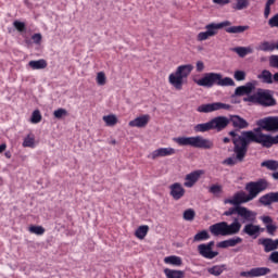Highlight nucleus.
Here are the masks:
<instances>
[{"mask_svg": "<svg viewBox=\"0 0 278 278\" xmlns=\"http://www.w3.org/2000/svg\"><path fill=\"white\" fill-rule=\"evenodd\" d=\"M268 188V182L264 179L257 180V181H251L245 185V190L249 192L244 191H238L235 193L231 198L225 199L224 203L225 205H236L237 207H241L242 203H249V201H253V199H256L257 194L260 192H264Z\"/></svg>", "mask_w": 278, "mask_h": 278, "instance_id": "obj_1", "label": "nucleus"}, {"mask_svg": "<svg viewBox=\"0 0 278 278\" xmlns=\"http://www.w3.org/2000/svg\"><path fill=\"white\" fill-rule=\"evenodd\" d=\"M194 84L197 86H202L203 88H212L213 86H236V81L231 77H223L220 73H206L200 79H195Z\"/></svg>", "mask_w": 278, "mask_h": 278, "instance_id": "obj_2", "label": "nucleus"}, {"mask_svg": "<svg viewBox=\"0 0 278 278\" xmlns=\"http://www.w3.org/2000/svg\"><path fill=\"white\" fill-rule=\"evenodd\" d=\"M193 70L192 64L179 65L174 73L169 74L168 83L175 90H184V84L188 81Z\"/></svg>", "mask_w": 278, "mask_h": 278, "instance_id": "obj_3", "label": "nucleus"}, {"mask_svg": "<svg viewBox=\"0 0 278 278\" xmlns=\"http://www.w3.org/2000/svg\"><path fill=\"white\" fill-rule=\"evenodd\" d=\"M240 229H242V224L238 218H235L231 224L220 222L208 227L212 236H236V233H240Z\"/></svg>", "mask_w": 278, "mask_h": 278, "instance_id": "obj_4", "label": "nucleus"}, {"mask_svg": "<svg viewBox=\"0 0 278 278\" xmlns=\"http://www.w3.org/2000/svg\"><path fill=\"white\" fill-rule=\"evenodd\" d=\"M243 101L263 105V108H273L277 105V100L273 97V91L266 89H257L256 92L245 97Z\"/></svg>", "mask_w": 278, "mask_h": 278, "instance_id": "obj_5", "label": "nucleus"}, {"mask_svg": "<svg viewBox=\"0 0 278 278\" xmlns=\"http://www.w3.org/2000/svg\"><path fill=\"white\" fill-rule=\"evenodd\" d=\"M179 147H193L194 149H214V141L202 136L195 137H177L174 139Z\"/></svg>", "mask_w": 278, "mask_h": 278, "instance_id": "obj_6", "label": "nucleus"}, {"mask_svg": "<svg viewBox=\"0 0 278 278\" xmlns=\"http://www.w3.org/2000/svg\"><path fill=\"white\" fill-rule=\"evenodd\" d=\"M225 27H231V22L224 21L222 23H211L205 26L206 31H201L197 36L198 42H203L214 38L218 34V29H225Z\"/></svg>", "mask_w": 278, "mask_h": 278, "instance_id": "obj_7", "label": "nucleus"}, {"mask_svg": "<svg viewBox=\"0 0 278 278\" xmlns=\"http://www.w3.org/2000/svg\"><path fill=\"white\" fill-rule=\"evenodd\" d=\"M254 131H256V134L250 132L249 138L254 140L256 144H262V147H265L266 149H270L273 144H278V135L275 137L266 135L262 132V128H256Z\"/></svg>", "mask_w": 278, "mask_h": 278, "instance_id": "obj_8", "label": "nucleus"}, {"mask_svg": "<svg viewBox=\"0 0 278 278\" xmlns=\"http://www.w3.org/2000/svg\"><path fill=\"white\" fill-rule=\"evenodd\" d=\"M248 151L245 143L242 146L238 140H235L233 153L236 156L224 160L223 164L226 166H236V164L244 162Z\"/></svg>", "mask_w": 278, "mask_h": 278, "instance_id": "obj_9", "label": "nucleus"}, {"mask_svg": "<svg viewBox=\"0 0 278 278\" xmlns=\"http://www.w3.org/2000/svg\"><path fill=\"white\" fill-rule=\"evenodd\" d=\"M250 134H256V131L253 130H247V131H242L241 135H238L235 130H231L229 132V136L232 137V142L236 146V140H238L239 144H241V147H244L245 144V149L249 150V144H251V142H255V139L250 138Z\"/></svg>", "mask_w": 278, "mask_h": 278, "instance_id": "obj_10", "label": "nucleus"}, {"mask_svg": "<svg viewBox=\"0 0 278 278\" xmlns=\"http://www.w3.org/2000/svg\"><path fill=\"white\" fill-rule=\"evenodd\" d=\"M260 129L265 131H278V116H268L256 122Z\"/></svg>", "mask_w": 278, "mask_h": 278, "instance_id": "obj_11", "label": "nucleus"}, {"mask_svg": "<svg viewBox=\"0 0 278 278\" xmlns=\"http://www.w3.org/2000/svg\"><path fill=\"white\" fill-rule=\"evenodd\" d=\"M214 241H210L208 243H201L198 245L199 255L205 260H214V257H218V252L214 251Z\"/></svg>", "mask_w": 278, "mask_h": 278, "instance_id": "obj_12", "label": "nucleus"}, {"mask_svg": "<svg viewBox=\"0 0 278 278\" xmlns=\"http://www.w3.org/2000/svg\"><path fill=\"white\" fill-rule=\"evenodd\" d=\"M175 153H177V150L172 147L157 148L148 154V160L155 161L160 160V157H170L172 155H175Z\"/></svg>", "mask_w": 278, "mask_h": 278, "instance_id": "obj_13", "label": "nucleus"}, {"mask_svg": "<svg viewBox=\"0 0 278 278\" xmlns=\"http://www.w3.org/2000/svg\"><path fill=\"white\" fill-rule=\"evenodd\" d=\"M218 110H231V105L222 102H214L208 104H201L197 111L202 114H210V112H216Z\"/></svg>", "mask_w": 278, "mask_h": 278, "instance_id": "obj_14", "label": "nucleus"}, {"mask_svg": "<svg viewBox=\"0 0 278 278\" xmlns=\"http://www.w3.org/2000/svg\"><path fill=\"white\" fill-rule=\"evenodd\" d=\"M205 175V170L197 169L186 175L184 186L185 188H194L197 181L201 179V176Z\"/></svg>", "mask_w": 278, "mask_h": 278, "instance_id": "obj_15", "label": "nucleus"}, {"mask_svg": "<svg viewBox=\"0 0 278 278\" xmlns=\"http://www.w3.org/2000/svg\"><path fill=\"white\" fill-rule=\"evenodd\" d=\"M169 194L174 201H179L186 197V189L181 182H174L169 186Z\"/></svg>", "mask_w": 278, "mask_h": 278, "instance_id": "obj_16", "label": "nucleus"}, {"mask_svg": "<svg viewBox=\"0 0 278 278\" xmlns=\"http://www.w3.org/2000/svg\"><path fill=\"white\" fill-rule=\"evenodd\" d=\"M270 273V268L268 267H254L249 271H241L240 277H264V275H268Z\"/></svg>", "mask_w": 278, "mask_h": 278, "instance_id": "obj_17", "label": "nucleus"}, {"mask_svg": "<svg viewBox=\"0 0 278 278\" xmlns=\"http://www.w3.org/2000/svg\"><path fill=\"white\" fill-rule=\"evenodd\" d=\"M239 218H242L243 223H255L257 214L244 206H239L238 214Z\"/></svg>", "mask_w": 278, "mask_h": 278, "instance_id": "obj_18", "label": "nucleus"}, {"mask_svg": "<svg viewBox=\"0 0 278 278\" xmlns=\"http://www.w3.org/2000/svg\"><path fill=\"white\" fill-rule=\"evenodd\" d=\"M149 121H151V115L143 114V115L136 117L135 119H131L128 123V126L137 127L138 129H144V127H147V125H149Z\"/></svg>", "mask_w": 278, "mask_h": 278, "instance_id": "obj_19", "label": "nucleus"}, {"mask_svg": "<svg viewBox=\"0 0 278 278\" xmlns=\"http://www.w3.org/2000/svg\"><path fill=\"white\" fill-rule=\"evenodd\" d=\"M261 231H262V227H260V225L253 224V222H250L249 224H247L242 230L243 233L254 239L260 237Z\"/></svg>", "mask_w": 278, "mask_h": 278, "instance_id": "obj_20", "label": "nucleus"}, {"mask_svg": "<svg viewBox=\"0 0 278 278\" xmlns=\"http://www.w3.org/2000/svg\"><path fill=\"white\" fill-rule=\"evenodd\" d=\"M227 125H229V118L226 116H218L211 119L212 129H216V131H223Z\"/></svg>", "mask_w": 278, "mask_h": 278, "instance_id": "obj_21", "label": "nucleus"}, {"mask_svg": "<svg viewBox=\"0 0 278 278\" xmlns=\"http://www.w3.org/2000/svg\"><path fill=\"white\" fill-rule=\"evenodd\" d=\"M228 119L229 123H232L235 129H247L249 127V122L239 115H230V118Z\"/></svg>", "mask_w": 278, "mask_h": 278, "instance_id": "obj_22", "label": "nucleus"}, {"mask_svg": "<svg viewBox=\"0 0 278 278\" xmlns=\"http://www.w3.org/2000/svg\"><path fill=\"white\" fill-rule=\"evenodd\" d=\"M255 88V83H247L244 86L237 87L235 90L236 97H244V94H250L253 92Z\"/></svg>", "mask_w": 278, "mask_h": 278, "instance_id": "obj_23", "label": "nucleus"}, {"mask_svg": "<svg viewBox=\"0 0 278 278\" xmlns=\"http://www.w3.org/2000/svg\"><path fill=\"white\" fill-rule=\"evenodd\" d=\"M238 244H242V238L240 237H235L230 238L224 241H220L217 243L218 249H229L230 247H238Z\"/></svg>", "mask_w": 278, "mask_h": 278, "instance_id": "obj_24", "label": "nucleus"}, {"mask_svg": "<svg viewBox=\"0 0 278 278\" xmlns=\"http://www.w3.org/2000/svg\"><path fill=\"white\" fill-rule=\"evenodd\" d=\"M258 201L262 205H265V207L273 205V203H278V192L266 193L265 195L261 197Z\"/></svg>", "mask_w": 278, "mask_h": 278, "instance_id": "obj_25", "label": "nucleus"}, {"mask_svg": "<svg viewBox=\"0 0 278 278\" xmlns=\"http://www.w3.org/2000/svg\"><path fill=\"white\" fill-rule=\"evenodd\" d=\"M262 244L265 248V253H270V251L278 249V239H263Z\"/></svg>", "mask_w": 278, "mask_h": 278, "instance_id": "obj_26", "label": "nucleus"}, {"mask_svg": "<svg viewBox=\"0 0 278 278\" xmlns=\"http://www.w3.org/2000/svg\"><path fill=\"white\" fill-rule=\"evenodd\" d=\"M225 270H227V265L223 264V265H214L213 267H210L207 269V273L210 275H213L214 277H220V274L225 273Z\"/></svg>", "mask_w": 278, "mask_h": 278, "instance_id": "obj_27", "label": "nucleus"}, {"mask_svg": "<svg viewBox=\"0 0 278 278\" xmlns=\"http://www.w3.org/2000/svg\"><path fill=\"white\" fill-rule=\"evenodd\" d=\"M212 128V122L203 123V124H197L193 127V131L195 134H205V131H211Z\"/></svg>", "mask_w": 278, "mask_h": 278, "instance_id": "obj_28", "label": "nucleus"}, {"mask_svg": "<svg viewBox=\"0 0 278 278\" xmlns=\"http://www.w3.org/2000/svg\"><path fill=\"white\" fill-rule=\"evenodd\" d=\"M102 121H104L106 127H115V125H118V116H116V114L104 115Z\"/></svg>", "mask_w": 278, "mask_h": 278, "instance_id": "obj_29", "label": "nucleus"}, {"mask_svg": "<svg viewBox=\"0 0 278 278\" xmlns=\"http://www.w3.org/2000/svg\"><path fill=\"white\" fill-rule=\"evenodd\" d=\"M164 274L167 278H184L186 277V273L184 270H177V269H164Z\"/></svg>", "mask_w": 278, "mask_h": 278, "instance_id": "obj_30", "label": "nucleus"}, {"mask_svg": "<svg viewBox=\"0 0 278 278\" xmlns=\"http://www.w3.org/2000/svg\"><path fill=\"white\" fill-rule=\"evenodd\" d=\"M147 233H149L148 225L139 226L135 231V236L138 238V240H144V238H147Z\"/></svg>", "mask_w": 278, "mask_h": 278, "instance_id": "obj_31", "label": "nucleus"}, {"mask_svg": "<svg viewBox=\"0 0 278 278\" xmlns=\"http://www.w3.org/2000/svg\"><path fill=\"white\" fill-rule=\"evenodd\" d=\"M249 25L245 26H230L226 28L227 34H244V31H249Z\"/></svg>", "mask_w": 278, "mask_h": 278, "instance_id": "obj_32", "label": "nucleus"}, {"mask_svg": "<svg viewBox=\"0 0 278 278\" xmlns=\"http://www.w3.org/2000/svg\"><path fill=\"white\" fill-rule=\"evenodd\" d=\"M164 262L166 264H169L170 266H181V264H184V261L181 260V257L176 255L166 256L164 258Z\"/></svg>", "mask_w": 278, "mask_h": 278, "instance_id": "obj_33", "label": "nucleus"}, {"mask_svg": "<svg viewBox=\"0 0 278 278\" xmlns=\"http://www.w3.org/2000/svg\"><path fill=\"white\" fill-rule=\"evenodd\" d=\"M28 65L34 71H40L47 66V61L43 59L37 61H29Z\"/></svg>", "mask_w": 278, "mask_h": 278, "instance_id": "obj_34", "label": "nucleus"}, {"mask_svg": "<svg viewBox=\"0 0 278 278\" xmlns=\"http://www.w3.org/2000/svg\"><path fill=\"white\" fill-rule=\"evenodd\" d=\"M258 51H264V52H267V51H275L276 49V45L275 42H270V41H263L258 45L257 47Z\"/></svg>", "mask_w": 278, "mask_h": 278, "instance_id": "obj_35", "label": "nucleus"}, {"mask_svg": "<svg viewBox=\"0 0 278 278\" xmlns=\"http://www.w3.org/2000/svg\"><path fill=\"white\" fill-rule=\"evenodd\" d=\"M233 52L239 54V58H245L249 53H253V48L251 47H237L233 49Z\"/></svg>", "mask_w": 278, "mask_h": 278, "instance_id": "obj_36", "label": "nucleus"}, {"mask_svg": "<svg viewBox=\"0 0 278 278\" xmlns=\"http://www.w3.org/2000/svg\"><path fill=\"white\" fill-rule=\"evenodd\" d=\"M258 79H262L263 84H273V73H270V71L264 70L258 75Z\"/></svg>", "mask_w": 278, "mask_h": 278, "instance_id": "obj_37", "label": "nucleus"}, {"mask_svg": "<svg viewBox=\"0 0 278 278\" xmlns=\"http://www.w3.org/2000/svg\"><path fill=\"white\" fill-rule=\"evenodd\" d=\"M261 166L268 170H278V162L275 160H267L261 163Z\"/></svg>", "mask_w": 278, "mask_h": 278, "instance_id": "obj_38", "label": "nucleus"}, {"mask_svg": "<svg viewBox=\"0 0 278 278\" xmlns=\"http://www.w3.org/2000/svg\"><path fill=\"white\" fill-rule=\"evenodd\" d=\"M204 240H210V232L207 230H202L193 237V242H203Z\"/></svg>", "mask_w": 278, "mask_h": 278, "instance_id": "obj_39", "label": "nucleus"}, {"mask_svg": "<svg viewBox=\"0 0 278 278\" xmlns=\"http://www.w3.org/2000/svg\"><path fill=\"white\" fill-rule=\"evenodd\" d=\"M236 4L233 5V10H247L251 4V0H235Z\"/></svg>", "mask_w": 278, "mask_h": 278, "instance_id": "obj_40", "label": "nucleus"}, {"mask_svg": "<svg viewBox=\"0 0 278 278\" xmlns=\"http://www.w3.org/2000/svg\"><path fill=\"white\" fill-rule=\"evenodd\" d=\"M36 144V137L33 134H29L23 141V147H28L34 149Z\"/></svg>", "mask_w": 278, "mask_h": 278, "instance_id": "obj_41", "label": "nucleus"}, {"mask_svg": "<svg viewBox=\"0 0 278 278\" xmlns=\"http://www.w3.org/2000/svg\"><path fill=\"white\" fill-rule=\"evenodd\" d=\"M96 81L98 86H105V84H108V77L105 76V72H99L96 76Z\"/></svg>", "mask_w": 278, "mask_h": 278, "instance_id": "obj_42", "label": "nucleus"}, {"mask_svg": "<svg viewBox=\"0 0 278 278\" xmlns=\"http://www.w3.org/2000/svg\"><path fill=\"white\" fill-rule=\"evenodd\" d=\"M194 216H197V213L192 208L186 210L182 214L184 220H188L190 223L194 220Z\"/></svg>", "mask_w": 278, "mask_h": 278, "instance_id": "obj_43", "label": "nucleus"}, {"mask_svg": "<svg viewBox=\"0 0 278 278\" xmlns=\"http://www.w3.org/2000/svg\"><path fill=\"white\" fill-rule=\"evenodd\" d=\"M40 121H42V115L40 114L39 110H35L31 114L30 117V123H33L34 125L40 123Z\"/></svg>", "mask_w": 278, "mask_h": 278, "instance_id": "obj_44", "label": "nucleus"}, {"mask_svg": "<svg viewBox=\"0 0 278 278\" xmlns=\"http://www.w3.org/2000/svg\"><path fill=\"white\" fill-rule=\"evenodd\" d=\"M28 231L30 233H35L36 236H42L45 233V228L42 226H30Z\"/></svg>", "mask_w": 278, "mask_h": 278, "instance_id": "obj_45", "label": "nucleus"}, {"mask_svg": "<svg viewBox=\"0 0 278 278\" xmlns=\"http://www.w3.org/2000/svg\"><path fill=\"white\" fill-rule=\"evenodd\" d=\"M277 0H267L265 3L264 17L268 18L270 16V5H275Z\"/></svg>", "mask_w": 278, "mask_h": 278, "instance_id": "obj_46", "label": "nucleus"}, {"mask_svg": "<svg viewBox=\"0 0 278 278\" xmlns=\"http://www.w3.org/2000/svg\"><path fill=\"white\" fill-rule=\"evenodd\" d=\"M54 118H64L65 116H68V111L66 109H58L53 112Z\"/></svg>", "mask_w": 278, "mask_h": 278, "instance_id": "obj_47", "label": "nucleus"}, {"mask_svg": "<svg viewBox=\"0 0 278 278\" xmlns=\"http://www.w3.org/2000/svg\"><path fill=\"white\" fill-rule=\"evenodd\" d=\"M233 78L236 79V81H244L247 79V72L236 71L233 74Z\"/></svg>", "mask_w": 278, "mask_h": 278, "instance_id": "obj_48", "label": "nucleus"}, {"mask_svg": "<svg viewBox=\"0 0 278 278\" xmlns=\"http://www.w3.org/2000/svg\"><path fill=\"white\" fill-rule=\"evenodd\" d=\"M208 192H211V194H220V192H223V186L213 185L210 187Z\"/></svg>", "mask_w": 278, "mask_h": 278, "instance_id": "obj_49", "label": "nucleus"}, {"mask_svg": "<svg viewBox=\"0 0 278 278\" xmlns=\"http://www.w3.org/2000/svg\"><path fill=\"white\" fill-rule=\"evenodd\" d=\"M13 27H15V29L17 31H25V23L21 22V21H14L13 22Z\"/></svg>", "mask_w": 278, "mask_h": 278, "instance_id": "obj_50", "label": "nucleus"}, {"mask_svg": "<svg viewBox=\"0 0 278 278\" xmlns=\"http://www.w3.org/2000/svg\"><path fill=\"white\" fill-rule=\"evenodd\" d=\"M266 230H267V233H269V236H275V232L277 231V224L274 223V224L267 225Z\"/></svg>", "mask_w": 278, "mask_h": 278, "instance_id": "obj_51", "label": "nucleus"}, {"mask_svg": "<svg viewBox=\"0 0 278 278\" xmlns=\"http://www.w3.org/2000/svg\"><path fill=\"white\" fill-rule=\"evenodd\" d=\"M269 66H271V68H278V55H271L269 58Z\"/></svg>", "mask_w": 278, "mask_h": 278, "instance_id": "obj_52", "label": "nucleus"}, {"mask_svg": "<svg viewBox=\"0 0 278 278\" xmlns=\"http://www.w3.org/2000/svg\"><path fill=\"white\" fill-rule=\"evenodd\" d=\"M269 27H277L278 28V13L275 14L268 21Z\"/></svg>", "mask_w": 278, "mask_h": 278, "instance_id": "obj_53", "label": "nucleus"}, {"mask_svg": "<svg viewBox=\"0 0 278 278\" xmlns=\"http://www.w3.org/2000/svg\"><path fill=\"white\" fill-rule=\"evenodd\" d=\"M261 220L265 225V227H268V225H273L275 223L273 220V217H270V216H262Z\"/></svg>", "mask_w": 278, "mask_h": 278, "instance_id": "obj_54", "label": "nucleus"}, {"mask_svg": "<svg viewBox=\"0 0 278 278\" xmlns=\"http://www.w3.org/2000/svg\"><path fill=\"white\" fill-rule=\"evenodd\" d=\"M31 40L35 45H40V42H42V35L40 33L33 35Z\"/></svg>", "mask_w": 278, "mask_h": 278, "instance_id": "obj_55", "label": "nucleus"}, {"mask_svg": "<svg viewBox=\"0 0 278 278\" xmlns=\"http://www.w3.org/2000/svg\"><path fill=\"white\" fill-rule=\"evenodd\" d=\"M239 206L230 207L228 211L224 212V216H233V214H238Z\"/></svg>", "mask_w": 278, "mask_h": 278, "instance_id": "obj_56", "label": "nucleus"}, {"mask_svg": "<svg viewBox=\"0 0 278 278\" xmlns=\"http://www.w3.org/2000/svg\"><path fill=\"white\" fill-rule=\"evenodd\" d=\"M195 68L198 73H203V71H205V63H203V61H198Z\"/></svg>", "mask_w": 278, "mask_h": 278, "instance_id": "obj_57", "label": "nucleus"}, {"mask_svg": "<svg viewBox=\"0 0 278 278\" xmlns=\"http://www.w3.org/2000/svg\"><path fill=\"white\" fill-rule=\"evenodd\" d=\"M269 260L274 263V264H278V252H273L269 256Z\"/></svg>", "mask_w": 278, "mask_h": 278, "instance_id": "obj_58", "label": "nucleus"}, {"mask_svg": "<svg viewBox=\"0 0 278 278\" xmlns=\"http://www.w3.org/2000/svg\"><path fill=\"white\" fill-rule=\"evenodd\" d=\"M213 3H216L217 5H227L229 4V0H213Z\"/></svg>", "mask_w": 278, "mask_h": 278, "instance_id": "obj_59", "label": "nucleus"}, {"mask_svg": "<svg viewBox=\"0 0 278 278\" xmlns=\"http://www.w3.org/2000/svg\"><path fill=\"white\" fill-rule=\"evenodd\" d=\"M8 149V146L5 143L0 144V153H3Z\"/></svg>", "mask_w": 278, "mask_h": 278, "instance_id": "obj_60", "label": "nucleus"}, {"mask_svg": "<svg viewBox=\"0 0 278 278\" xmlns=\"http://www.w3.org/2000/svg\"><path fill=\"white\" fill-rule=\"evenodd\" d=\"M5 157H8V160H10V157H12V153H10V152H5Z\"/></svg>", "mask_w": 278, "mask_h": 278, "instance_id": "obj_61", "label": "nucleus"}, {"mask_svg": "<svg viewBox=\"0 0 278 278\" xmlns=\"http://www.w3.org/2000/svg\"><path fill=\"white\" fill-rule=\"evenodd\" d=\"M274 81H278V73L274 74Z\"/></svg>", "mask_w": 278, "mask_h": 278, "instance_id": "obj_62", "label": "nucleus"}, {"mask_svg": "<svg viewBox=\"0 0 278 278\" xmlns=\"http://www.w3.org/2000/svg\"><path fill=\"white\" fill-rule=\"evenodd\" d=\"M223 142H224L225 144H227V142H229V138H227V137L224 138V139H223Z\"/></svg>", "mask_w": 278, "mask_h": 278, "instance_id": "obj_63", "label": "nucleus"}, {"mask_svg": "<svg viewBox=\"0 0 278 278\" xmlns=\"http://www.w3.org/2000/svg\"><path fill=\"white\" fill-rule=\"evenodd\" d=\"M273 177H274L275 179H278V172L274 173V174H273Z\"/></svg>", "mask_w": 278, "mask_h": 278, "instance_id": "obj_64", "label": "nucleus"}]
</instances>
